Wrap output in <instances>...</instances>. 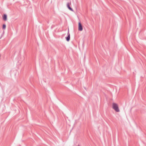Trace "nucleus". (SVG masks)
<instances>
[{
  "mask_svg": "<svg viewBox=\"0 0 146 146\" xmlns=\"http://www.w3.org/2000/svg\"><path fill=\"white\" fill-rule=\"evenodd\" d=\"M6 27V25L5 24H3V29H5Z\"/></svg>",
  "mask_w": 146,
  "mask_h": 146,
  "instance_id": "423d86ee",
  "label": "nucleus"
},
{
  "mask_svg": "<svg viewBox=\"0 0 146 146\" xmlns=\"http://www.w3.org/2000/svg\"><path fill=\"white\" fill-rule=\"evenodd\" d=\"M71 4V3H67V7H68V8L71 11H73V9H72V8H71L70 7V5Z\"/></svg>",
  "mask_w": 146,
  "mask_h": 146,
  "instance_id": "7ed1b4c3",
  "label": "nucleus"
},
{
  "mask_svg": "<svg viewBox=\"0 0 146 146\" xmlns=\"http://www.w3.org/2000/svg\"><path fill=\"white\" fill-rule=\"evenodd\" d=\"M3 19L4 21H6L7 20V15L6 14H4L3 17Z\"/></svg>",
  "mask_w": 146,
  "mask_h": 146,
  "instance_id": "20e7f679",
  "label": "nucleus"
},
{
  "mask_svg": "<svg viewBox=\"0 0 146 146\" xmlns=\"http://www.w3.org/2000/svg\"><path fill=\"white\" fill-rule=\"evenodd\" d=\"M78 30L80 31H82L83 30V27L80 22L78 23Z\"/></svg>",
  "mask_w": 146,
  "mask_h": 146,
  "instance_id": "f03ea898",
  "label": "nucleus"
},
{
  "mask_svg": "<svg viewBox=\"0 0 146 146\" xmlns=\"http://www.w3.org/2000/svg\"><path fill=\"white\" fill-rule=\"evenodd\" d=\"M70 34L69 33H68V36L66 37V40L68 41L70 39Z\"/></svg>",
  "mask_w": 146,
  "mask_h": 146,
  "instance_id": "39448f33",
  "label": "nucleus"
},
{
  "mask_svg": "<svg viewBox=\"0 0 146 146\" xmlns=\"http://www.w3.org/2000/svg\"><path fill=\"white\" fill-rule=\"evenodd\" d=\"M113 108L117 112H119L120 111L118 106L117 104L113 103L112 104Z\"/></svg>",
  "mask_w": 146,
  "mask_h": 146,
  "instance_id": "f257e3e1",
  "label": "nucleus"
}]
</instances>
